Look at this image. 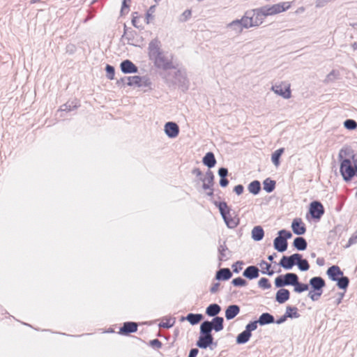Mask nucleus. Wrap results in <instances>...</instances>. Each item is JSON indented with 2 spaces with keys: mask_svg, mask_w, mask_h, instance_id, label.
I'll return each mask as SVG.
<instances>
[{
  "mask_svg": "<svg viewBox=\"0 0 357 357\" xmlns=\"http://www.w3.org/2000/svg\"><path fill=\"white\" fill-rule=\"evenodd\" d=\"M162 44L158 38L152 39L148 46V56L157 69L165 73L168 70L176 69L173 62V54L169 56L162 50Z\"/></svg>",
  "mask_w": 357,
  "mask_h": 357,
  "instance_id": "f257e3e1",
  "label": "nucleus"
},
{
  "mask_svg": "<svg viewBox=\"0 0 357 357\" xmlns=\"http://www.w3.org/2000/svg\"><path fill=\"white\" fill-rule=\"evenodd\" d=\"M340 172L344 181L349 182L357 174V160L354 150L342 147L338 153Z\"/></svg>",
  "mask_w": 357,
  "mask_h": 357,
  "instance_id": "f03ea898",
  "label": "nucleus"
},
{
  "mask_svg": "<svg viewBox=\"0 0 357 357\" xmlns=\"http://www.w3.org/2000/svg\"><path fill=\"white\" fill-rule=\"evenodd\" d=\"M160 75L169 88L175 89L178 86L183 92L189 89V80L183 69H178L174 73L170 72L160 73Z\"/></svg>",
  "mask_w": 357,
  "mask_h": 357,
  "instance_id": "7ed1b4c3",
  "label": "nucleus"
},
{
  "mask_svg": "<svg viewBox=\"0 0 357 357\" xmlns=\"http://www.w3.org/2000/svg\"><path fill=\"white\" fill-rule=\"evenodd\" d=\"M213 204L219 209L220 213L224 220L227 227L234 229L237 227L239 223V219L232 217L230 212L231 208L225 202L212 201Z\"/></svg>",
  "mask_w": 357,
  "mask_h": 357,
  "instance_id": "20e7f679",
  "label": "nucleus"
},
{
  "mask_svg": "<svg viewBox=\"0 0 357 357\" xmlns=\"http://www.w3.org/2000/svg\"><path fill=\"white\" fill-rule=\"evenodd\" d=\"M326 285L325 280L321 276L312 277L309 280V287H310V289L307 296L312 301H317L321 296Z\"/></svg>",
  "mask_w": 357,
  "mask_h": 357,
  "instance_id": "39448f33",
  "label": "nucleus"
},
{
  "mask_svg": "<svg viewBox=\"0 0 357 357\" xmlns=\"http://www.w3.org/2000/svg\"><path fill=\"white\" fill-rule=\"evenodd\" d=\"M278 236L273 240V247L279 252H284L287 250V240L292 237L290 231L281 229L278 232Z\"/></svg>",
  "mask_w": 357,
  "mask_h": 357,
  "instance_id": "423d86ee",
  "label": "nucleus"
},
{
  "mask_svg": "<svg viewBox=\"0 0 357 357\" xmlns=\"http://www.w3.org/2000/svg\"><path fill=\"white\" fill-rule=\"evenodd\" d=\"M298 278V275L294 273H287L275 278L274 284L276 288H283L286 286H293Z\"/></svg>",
  "mask_w": 357,
  "mask_h": 357,
  "instance_id": "0eeeda50",
  "label": "nucleus"
},
{
  "mask_svg": "<svg viewBox=\"0 0 357 357\" xmlns=\"http://www.w3.org/2000/svg\"><path fill=\"white\" fill-rule=\"evenodd\" d=\"M200 326L212 333L213 331L220 332L224 328V319L222 317H214L211 321H203Z\"/></svg>",
  "mask_w": 357,
  "mask_h": 357,
  "instance_id": "6e6552de",
  "label": "nucleus"
},
{
  "mask_svg": "<svg viewBox=\"0 0 357 357\" xmlns=\"http://www.w3.org/2000/svg\"><path fill=\"white\" fill-rule=\"evenodd\" d=\"M213 336L212 333L206 330L200 326L199 327V336L196 342V345L200 349H207L208 347H211L213 344Z\"/></svg>",
  "mask_w": 357,
  "mask_h": 357,
  "instance_id": "1a4fd4ad",
  "label": "nucleus"
},
{
  "mask_svg": "<svg viewBox=\"0 0 357 357\" xmlns=\"http://www.w3.org/2000/svg\"><path fill=\"white\" fill-rule=\"evenodd\" d=\"M291 2H281L272 6H262V8L267 17L287 10L291 7Z\"/></svg>",
  "mask_w": 357,
  "mask_h": 357,
  "instance_id": "9d476101",
  "label": "nucleus"
},
{
  "mask_svg": "<svg viewBox=\"0 0 357 357\" xmlns=\"http://www.w3.org/2000/svg\"><path fill=\"white\" fill-rule=\"evenodd\" d=\"M324 208L322 204L319 201H313L310 204L309 213L312 218L320 220L324 213Z\"/></svg>",
  "mask_w": 357,
  "mask_h": 357,
  "instance_id": "9b49d317",
  "label": "nucleus"
},
{
  "mask_svg": "<svg viewBox=\"0 0 357 357\" xmlns=\"http://www.w3.org/2000/svg\"><path fill=\"white\" fill-rule=\"evenodd\" d=\"M297 259H298V256L296 255V253L289 256L284 255L278 264L285 270H291L296 265Z\"/></svg>",
  "mask_w": 357,
  "mask_h": 357,
  "instance_id": "f8f14e48",
  "label": "nucleus"
},
{
  "mask_svg": "<svg viewBox=\"0 0 357 357\" xmlns=\"http://www.w3.org/2000/svg\"><path fill=\"white\" fill-rule=\"evenodd\" d=\"M120 68L124 74H131L138 73V67L130 60H123L120 64Z\"/></svg>",
  "mask_w": 357,
  "mask_h": 357,
  "instance_id": "ddd939ff",
  "label": "nucleus"
},
{
  "mask_svg": "<svg viewBox=\"0 0 357 357\" xmlns=\"http://www.w3.org/2000/svg\"><path fill=\"white\" fill-rule=\"evenodd\" d=\"M165 132L169 138H175L179 134L178 126L173 121L167 122L165 124Z\"/></svg>",
  "mask_w": 357,
  "mask_h": 357,
  "instance_id": "4468645a",
  "label": "nucleus"
},
{
  "mask_svg": "<svg viewBox=\"0 0 357 357\" xmlns=\"http://www.w3.org/2000/svg\"><path fill=\"white\" fill-rule=\"evenodd\" d=\"M250 11H252V14L253 13V17L252 19L253 21L254 26H258L261 24L264 19L266 17L262 7L250 10Z\"/></svg>",
  "mask_w": 357,
  "mask_h": 357,
  "instance_id": "2eb2a0df",
  "label": "nucleus"
},
{
  "mask_svg": "<svg viewBox=\"0 0 357 357\" xmlns=\"http://www.w3.org/2000/svg\"><path fill=\"white\" fill-rule=\"evenodd\" d=\"M138 324L133 321H126L120 328L119 333L122 335H129L137 331Z\"/></svg>",
  "mask_w": 357,
  "mask_h": 357,
  "instance_id": "dca6fc26",
  "label": "nucleus"
},
{
  "mask_svg": "<svg viewBox=\"0 0 357 357\" xmlns=\"http://www.w3.org/2000/svg\"><path fill=\"white\" fill-rule=\"evenodd\" d=\"M291 229L296 235H303L306 232V227L301 218H295L291 222Z\"/></svg>",
  "mask_w": 357,
  "mask_h": 357,
  "instance_id": "f3484780",
  "label": "nucleus"
},
{
  "mask_svg": "<svg viewBox=\"0 0 357 357\" xmlns=\"http://www.w3.org/2000/svg\"><path fill=\"white\" fill-rule=\"evenodd\" d=\"M326 274L329 279L333 282H336L338 278H340L344 275L343 271L337 265L330 266L326 271Z\"/></svg>",
  "mask_w": 357,
  "mask_h": 357,
  "instance_id": "a211bd4d",
  "label": "nucleus"
},
{
  "mask_svg": "<svg viewBox=\"0 0 357 357\" xmlns=\"http://www.w3.org/2000/svg\"><path fill=\"white\" fill-rule=\"evenodd\" d=\"M214 174L212 171L208 169L206 172V175L204 178H200V180L203 182L202 188L204 190L211 189L214 185Z\"/></svg>",
  "mask_w": 357,
  "mask_h": 357,
  "instance_id": "6ab92c4d",
  "label": "nucleus"
},
{
  "mask_svg": "<svg viewBox=\"0 0 357 357\" xmlns=\"http://www.w3.org/2000/svg\"><path fill=\"white\" fill-rule=\"evenodd\" d=\"M218 259L219 261H226L231 256V251H230L225 241L222 244H220L218 248Z\"/></svg>",
  "mask_w": 357,
  "mask_h": 357,
  "instance_id": "aec40b11",
  "label": "nucleus"
},
{
  "mask_svg": "<svg viewBox=\"0 0 357 357\" xmlns=\"http://www.w3.org/2000/svg\"><path fill=\"white\" fill-rule=\"evenodd\" d=\"M243 276L248 280H254L259 276V269L256 266H249L243 272Z\"/></svg>",
  "mask_w": 357,
  "mask_h": 357,
  "instance_id": "412c9836",
  "label": "nucleus"
},
{
  "mask_svg": "<svg viewBox=\"0 0 357 357\" xmlns=\"http://www.w3.org/2000/svg\"><path fill=\"white\" fill-rule=\"evenodd\" d=\"M232 277V272L229 268H221L216 271L215 279L218 281H226Z\"/></svg>",
  "mask_w": 357,
  "mask_h": 357,
  "instance_id": "4be33fe9",
  "label": "nucleus"
},
{
  "mask_svg": "<svg viewBox=\"0 0 357 357\" xmlns=\"http://www.w3.org/2000/svg\"><path fill=\"white\" fill-rule=\"evenodd\" d=\"M289 298L290 291L287 289L280 288V289L276 292L275 301L280 304L284 303L289 299Z\"/></svg>",
  "mask_w": 357,
  "mask_h": 357,
  "instance_id": "5701e85b",
  "label": "nucleus"
},
{
  "mask_svg": "<svg viewBox=\"0 0 357 357\" xmlns=\"http://www.w3.org/2000/svg\"><path fill=\"white\" fill-rule=\"evenodd\" d=\"M240 307L234 304L229 305L225 310V318L227 320H231L235 318L240 312Z\"/></svg>",
  "mask_w": 357,
  "mask_h": 357,
  "instance_id": "b1692460",
  "label": "nucleus"
},
{
  "mask_svg": "<svg viewBox=\"0 0 357 357\" xmlns=\"http://www.w3.org/2000/svg\"><path fill=\"white\" fill-rule=\"evenodd\" d=\"M252 11L247 10L244 15L241 17V19L238 20L241 24H242L243 28L248 29L250 27L254 26L253 21L252 17H253V13L252 14Z\"/></svg>",
  "mask_w": 357,
  "mask_h": 357,
  "instance_id": "393cba45",
  "label": "nucleus"
},
{
  "mask_svg": "<svg viewBox=\"0 0 357 357\" xmlns=\"http://www.w3.org/2000/svg\"><path fill=\"white\" fill-rule=\"evenodd\" d=\"M272 90L278 95L281 96L285 99L291 97V90L289 86L284 89L281 85H275L272 86Z\"/></svg>",
  "mask_w": 357,
  "mask_h": 357,
  "instance_id": "a878e982",
  "label": "nucleus"
},
{
  "mask_svg": "<svg viewBox=\"0 0 357 357\" xmlns=\"http://www.w3.org/2000/svg\"><path fill=\"white\" fill-rule=\"evenodd\" d=\"M203 164L209 169L213 168L216 165V159L213 152H207L202 158Z\"/></svg>",
  "mask_w": 357,
  "mask_h": 357,
  "instance_id": "bb28decb",
  "label": "nucleus"
},
{
  "mask_svg": "<svg viewBox=\"0 0 357 357\" xmlns=\"http://www.w3.org/2000/svg\"><path fill=\"white\" fill-rule=\"evenodd\" d=\"M257 321L260 326H265L275 323V318L271 314L264 312L259 316Z\"/></svg>",
  "mask_w": 357,
  "mask_h": 357,
  "instance_id": "cd10ccee",
  "label": "nucleus"
},
{
  "mask_svg": "<svg viewBox=\"0 0 357 357\" xmlns=\"http://www.w3.org/2000/svg\"><path fill=\"white\" fill-rule=\"evenodd\" d=\"M137 36V31L132 30L131 28H128L126 24H124L123 27V34L122 36V38H125L128 40V44L133 45L132 43Z\"/></svg>",
  "mask_w": 357,
  "mask_h": 357,
  "instance_id": "c85d7f7f",
  "label": "nucleus"
},
{
  "mask_svg": "<svg viewBox=\"0 0 357 357\" xmlns=\"http://www.w3.org/2000/svg\"><path fill=\"white\" fill-rule=\"evenodd\" d=\"M293 246L298 251H303L307 248V242L305 238L298 236L294 238Z\"/></svg>",
  "mask_w": 357,
  "mask_h": 357,
  "instance_id": "c756f323",
  "label": "nucleus"
},
{
  "mask_svg": "<svg viewBox=\"0 0 357 357\" xmlns=\"http://www.w3.org/2000/svg\"><path fill=\"white\" fill-rule=\"evenodd\" d=\"M221 311V307L217 303L210 304L206 308L205 313L207 316L211 317H218V314Z\"/></svg>",
  "mask_w": 357,
  "mask_h": 357,
  "instance_id": "7c9ffc66",
  "label": "nucleus"
},
{
  "mask_svg": "<svg viewBox=\"0 0 357 357\" xmlns=\"http://www.w3.org/2000/svg\"><path fill=\"white\" fill-rule=\"evenodd\" d=\"M252 238L255 241H260L264 236V231L261 226H255L253 227L251 232Z\"/></svg>",
  "mask_w": 357,
  "mask_h": 357,
  "instance_id": "2f4dec72",
  "label": "nucleus"
},
{
  "mask_svg": "<svg viewBox=\"0 0 357 357\" xmlns=\"http://www.w3.org/2000/svg\"><path fill=\"white\" fill-rule=\"evenodd\" d=\"M296 255L298 256V259L296 261V265L298 266V269L303 272L308 271L310 268L308 261L305 259H303L301 254L296 253Z\"/></svg>",
  "mask_w": 357,
  "mask_h": 357,
  "instance_id": "473e14b6",
  "label": "nucleus"
},
{
  "mask_svg": "<svg viewBox=\"0 0 357 357\" xmlns=\"http://www.w3.org/2000/svg\"><path fill=\"white\" fill-rule=\"evenodd\" d=\"M204 318L202 314L189 313L185 318H182V319H185L191 325L194 326L198 324Z\"/></svg>",
  "mask_w": 357,
  "mask_h": 357,
  "instance_id": "72a5a7b5",
  "label": "nucleus"
},
{
  "mask_svg": "<svg viewBox=\"0 0 357 357\" xmlns=\"http://www.w3.org/2000/svg\"><path fill=\"white\" fill-rule=\"evenodd\" d=\"M251 336L252 333H250L247 331L244 330L237 335L236 342L238 344H244L250 340Z\"/></svg>",
  "mask_w": 357,
  "mask_h": 357,
  "instance_id": "f704fd0d",
  "label": "nucleus"
},
{
  "mask_svg": "<svg viewBox=\"0 0 357 357\" xmlns=\"http://www.w3.org/2000/svg\"><path fill=\"white\" fill-rule=\"evenodd\" d=\"M248 189L250 193L257 195L261 191V183L258 180H254L249 183Z\"/></svg>",
  "mask_w": 357,
  "mask_h": 357,
  "instance_id": "c9c22d12",
  "label": "nucleus"
},
{
  "mask_svg": "<svg viewBox=\"0 0 357 357\" xmlns=\"http://www.w3.org/2000/svg\"><path fill=\"white\" fill-rule=\"evenodd\" d=\"M284 151V148H280L274 151L271 155V161L275 167H278L280 164V157Z\"/></svg>",
  "mask_w": 357,
  "mask_h": 357,
  "instance_id": "e433bc0d",
  "label": "nucleus"
},
{
  "mask_svg": "<svg viewBox=\"0 0 357 357\" xmlns=\"http://www.w3.org/2000/svg\"><path fill=\"white\" fill-rule=\"evenodd\" d=\"M307 290H309V284L299 282V278L298 277L294 285V291L296 293L301 294Z\"/></svg>",
  "mask_w": 357,
  "mask_h": 357,
  "instance_id": "4c0bfd02",
  "label": "nucleus"
},
{
  "mask_svg": "<svg viewBox=\"0 0 357 357\" xmlns=\"http://www.w3.org/2000/svg\"><path fill=\"white\" fill-rule=\"evenodd\" d=\"M276 182L271 178H267L263 181L264 190L268 192H272L275 188Z\"/></svg>",
  "mask_w": 357,
  "mask_h": 357,
  "instance_id": "58836bf2",
  "label": "nucleus"
},
{
  "mask_svg": "<svg viewBox=\"0 0 357 357\" xmlns=\"http://www.w3.org/2000/svg\"><path fill=\"white\" fill-rule=\"evenodd\" d=\"M285 315L287 318L295 319L300 317V314L298 312V308L294 306L288 305L286 307Z\"/></svg>",
  "mask_w": 357,
  "mask_h": 357,
  "instance_id": "ea45409f",
  "label": "nucleus"
},
{
  "mask_svg": "<svg viewBox=\"0 0 357 357\" xmlns=\"http://www.w3.org/2000/svg\"><path fill=\"white\" fill-rule=\"evenodd\" d=\"M349 278L347 276H342L340 278H338V280L336 281L337 286L340 289H343L344 292L347 291L349 284Z\"/></svg>",
  "mask_w": 357,
  "mask_h": 357,
  "instance_id": "a19ab883",
  "label": "nucleus"
},
{
  "mask_svg": "<svg viewBox=\"0 0 357 357\" xmlns=\"http://www.w3.org/2000/svg\"><path fill=\"white\" fill-rule=\"evenodd\" d=\"M227 27L234 30L236 33H241L243 29L242 24H241L240 21H238V20H235L230 22L227 25Z\"/></svg>",
  "mask_w": 357,
  "mask_h": 357,
  "instance_id": "79ce46f5",
  "label": "nucleus"
},
{
  "mask_svg": "<svg viewBox=\"0 0 357 357\" xmlns=\"http://www.w3.org/2000/svg\"><path fill=\"white\" fill-rule=\"evenodd\" d=\"M141 76L135 75V76H128L127 77V82L126 84L129 86H137L141 81Z\"/></svg>",
  "mask_w": 357,
  "mask_h": 357,
  "instance_id": "37998d69",
  "label": "nucleus"
},
{
  "mask_svg": "<svg viewBox=\"0 0 357 357\" xmlns=\"http://www.w3.org/2000/svg\"><path fill=\"white\" fill-rule=\"evenodd\" d=\"M259 266L261 268L263 269H266V271H262L261 273L263 274H266L269 276H271L274 274V271L273 270H270L271 267V264H268V262H266V261L264 260H262L260 264H259Z\"/></svg>",
  "mask_w": 357,
  "mask_h": 357,
  "instance_id": "c03bdc74",
  "label": "nucleus"
},
{
  "mask_svg": "<svg viewBox=\"0 0 357 357\" xmlns=\"http://www.w3.org/2000/svg\"><path fill=\"white\" fill-rule=\"evenodd\" d=\"M344 126L349 130H354L357 128V122L354 119H348L344 121Z\"/></svg>",
  "mask_w": 357,
  "mask_h": 357,
  "instance_id": "a18cd8bd",
  "label": "nucleus"
},
{
  "mask_svg": "<svg viewBox=\"0 0 357 357\" xmlns=\"http://www.w3.org/2000/svg\"><path fill=\"white\" fill-rule=\"evenodd\" d=\"M231 283L234 287H241L246 286L248 284V282L244 278H243L241 277H238V278H234L231 280Z\"/></svg>",
  "mask_w": 357,
  "mask_h": 357,
  "instance_id": "49530a36",
  "label": "nucleus"
},
{
  "mask_svg": "<svg viewBox=\"0 0 357 357\" xmlns=\"http://www.w3.org/2000/svg\"><path fill=\"white\" fill-rule=\"evenodd\" d=\"M106 77L109 80H113L115 76V68L114 66L107 64L105 66Z\"/></svg>",
  "mask_w": 357,
  "mask_h": 357,
  "instance_id": "de8ad7c7",
  "label": "nucleus"
},
{
  "mask_svg": "<svg viewBox=\"0 0 357 357\" xmlns=\"http://www.w3.org/2000/svg\"><path fill=\"white\" fill-rule=\"evenodd\" d=\"M77 107V104H74V102H67L66 103L62 105L60 107V110L62 112H70Z\"/></svg>",
  "mask_w": 357,
  "mask_h": 357,
  "instance_id": "09e8293b",
  "label": "nucleus"
},
{
  "mask_svg": "<svg viewBox=\"0 0 357 357\" xmlns=\"http://www.w3.org/2000/svg\"><path fill=\"white\" fill-rule=\"evenodd\" d=\"M258 285L259 287L264 289H270L271 287V284L268 280V278H261L259 281H258Z\"/></svg>",
  "mask_w": 357,
  "mask_h": 357,
  "instance_id": "8fccbe9b",
  "label": "nucleus"
},
{
  "mask_svg": "<svg viewBox=\"0 0 357 357\" xmlns=\"http://www.w3.org/2000/svg\"><path fill=\"white\" fill-rule=\"evenodd\" d=\"M164 319L165 320V321H162L159 324L158 326L160 328H170L174 326V324L175 323L174 319L172 322H171L172 319H170V318L165 317Z\"/></svg>",
  "mask_w": 357,
  "mask_h": 357,
  "instance_id": "3c124183",
  "label": "nucleus"
},
{
  "mask_svg": "<svg viewBox=\"0 0 357 357\" xmlns=\"http://www.w3.org/2000/svg\"><path fill=\"white\" fill-rule=\"evenodd\" d=\"M141 79H142L138 84V87H151V82L149 77L142 76L141 77Z\"/></svg>",
  "mask_w": 357,
  "mask_h": 357,
  "instance_id": "603ef678",
  "label": "nucleus"
},
{
  "mask_svg": "<svg viewBox=\"0 0 357 357\" xmlns=\"http://www.w3.org/2000/svg\"><path fill=\"white\" fill-rule=\"evenodd\" d=\"M192 15L191 10H185L179 17L178 20L181 22H187Z\"/></svg>",
  "mask_w": 357,
  "mask_h": 357,
  "instance_id": "864d4df0",
  "label": "nucleus"
},
{
  "mask_svg": "<svg viewBox=\"0 0 357 357\" xmlns=\"http://www.w3.org/2000/svg\"><path fill=\"white\" fill-rule=\"evenodd\" d=\"M259 324L257 320L250 321L246 326L245 330L248 333H252V331H255L257 328V324Z\"/></svg>",
  "mask_w": 357,
  "mask_h": 357,
  "instance_id": "5fc2aeb1",
  "label": "nucleus"
},
{
  "mask_svg": "<svg viewBox=\"0 0 357 357\" xmlns=\"http://www.w3.org/2000/svg\"><path fill=\"white\" fill-rule=\"evenodd\" d=\"M244 264L243 261H237L232 264L231 268L234 273H238L242 270V266Z\"/></svg>",
  "mask_w": 357,
  "mask_h": 357,
  "instance_id": "6e6d98bb",
  "label": "nucleus"
},
{
  "mask_svg": "<svg viewBox=\"0 0 357 357\" xmlns=\"http://www.w3.org/2000/svg\"><path fill=\"white\" fill-rule=\"evenodd\" d=\"M339 75V73L336 70H333L327 76L325 79V82H330L335 80L337 76Z\"/></svg>",
  "mask_w": 357,
  "mask_h": 357,
  "instance_id": "4d7b16f0",
  "label": "nucleus"
},
{
  "mask_svg": "<svg viewBox=\"0 0 357 357\" xmlns=\"http://www.w3.org/2000/svg\"><path fill=\"white\" fill-rule=\"evenodd\" d=\"M128 1H130V0H123L121 9V15L127 14L130 10V6L127 3Z\"/></svg>",
  "mask_w": 357,
  "mask_h": 357,
  "instance_id": "13d9d810",
  "label": "nucleus"
},
{
  "mask_svg": "<svg viewBox=\"0 0 357 357\" xmlns=\"http://www.w3.org/2000/svg\"><path fill=\"white\" fill-rule=\"evenodd\" d=\"M149 345L153 348L160 349L162 344L158 339H153L149 342Z\"/></svg>",
  "mask_w": 357,
  "mask_h": 357,
  "instance_id": "bf43d9fd",
  "label": "nucleus"
},
{
  "mask_svg": "<svg viewBox=\"0 0 357 357\" xmlns=\"http://www.w3.org/2000/svg\"><path fill=\"white\" fill-rule=\"evenodd\" d=\"M355 243H357V231L349 238L346 248H348Z\"/></svg>",
  "mask_w": 357,
  "mask_h": 357,
  "instance_id": "052dcab7",
  "label": "nucleus"
},
{
  "mask_svg": "<svg viewBox=\"0 0 357 357\" xmlns=\"http://www.w3.org/2000/svg\"><path fill=\"white\" fill-rule=\"evenodd\" d=\"M233 190L237 195H241L244 191V187L243 185L238 184L234 188Z\"/></svg>",
  "mask_w": 357,
  "mask_h": 357,
  "instance_id": "680f3d73",
  "label": "nucleus"
},
{
  "mask_svg": "<svg viewBox=\"0 0 357 357\" xmlns=\"http://www.w3.org/2000/svg\"><path fill=\"white\" fill-rule=\"evenodd\" d=\"M155 6H151L150 8H149V10L147 11L146 14V23L149 24V19L150 18H153V15L151 14V12H154L155 10Z\"/></svg>",
  "mask_w": 357,
  "mask_h": 357,
  "instance_id": "e2e57ef3",
  "label": "nucleus"
},
{
  "mask_svg": "<svg viewBox=\"0 0 357 357\" xmlns=\"http://www.w3.org/2000/svg\"><path fill=\"white\" fill-rule=\"evenodd\" d=\"M218 173L220 178H222V176L227 177L228 175V169L227 168L222 167L218 169Z\"/></svg>",
  "mask_w": 357,
  "mask_h": 357,
  "instance_id": "0e129e2a",
  "label": "nucleus"
},
{
  "mask_svg": "<svg viewBox=\"0 0 357 357\" xmlns=\"http://www.w3.org/2000/svg\"><path fill=\"white\" fill-rule=\"evenodd\" d=\"M220 284L219 282L213 283L211 287L210 288V292L211 294H215L218 292Z\"/></svg>",
  "mask_w": 357,
  "mask_h": 357,
  "instance_id": "69168bd1",
  "label": "nucleus"
},
{
  "mask_svg": "<svg viewBox=\"0 0 357 357\" xmlns=\"http://www.w3.org/2000/svg\"><path fill=\"white\" fill-rule=\"evenodd\" d=\"M229 180L227 178V177H223L222 176V178H220V185L222 187V188H225L229 184Z\"/></svg>",
  "mask_w": 357,
  "mask_h": 357,
  "instance_id": "338daca9",
  "label": "nucleus"
},
{
  "mask_svg": "<svg viewBox=\"0 0 357 357\" xmlns=\"http://www.w3.org/2000/svg\"><path fill=\"white\" fill-rule=\"evenodd\" d=\"M199 349L197 348H192L190 350L188 357H197Z\"/></svg>",
  "mask_w": 357,
  "mask_h": 357,
  "instance_id": "774afa93",
  "label": "nucleus"
}]
</instances>
